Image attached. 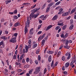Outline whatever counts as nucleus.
Instances as JSON below:
<instances>
[{"label":"nucleus","instance_id":"61","mask_svg":"<svg viewBox=\"0 0 76 76\" xmlns=\"http://www.w3.org/2000/svg\"><path fill=\"white\" fill-rule=\"evenodd\" d=\"M10 27H12L13 25V23L11 22L10 24Z\"/></svg>","mask_w":76,"mask_h":76},{"label":"nucleus","instance_id":"47","mask_svg":"<svg viewBox=\"0 0 76 76\" xmlns=\"http://www.w3.org/2000/svg\"><path fill=\"white\" fill-rule=\"evenodd\" d=\"M41 26H42V24L39 25L38 27V29H39L41 28Z\"/></svg>","mask_w":76,"mask_h":76},{"label":"nucleus","instance_id":"50","mask_svg":"<svg viewBox=\"0 0 76 76\" xmlns=\"http://www.w3.org/2000/svg\"><path fill=\"white\" fill-rule=\"evenodd\" d=\"M25 47L26 49H29V48H28V46H27V45H25Z\"/></svg>","mask_w":76,"mask_h":76},{"label":"nucleus","instance_id":"20","mask_svg":"<svg viewBox=\"0 0 76 76\" xmlns=\"http://www.w3.org/2000/svg\"><path fill=\"white\" fill-rule=\"evenodd\" d=\"M58 25L59 26H64V24H63V23H58Z\"/></svg>","mask_w":76,"mask_h":76},{"label":"nucleus","instance_id":"40","mask_svg":"<svg viewBox=\"0 0 76 76\" xmlns=\"http://www.w3.org/2000/svg\"><path fill=\"white\" fill-rule=\"evenodd\" d=\"M71 56V55H70V54H69V55H68V57L67 58V60L70 59V58Z\"/></svg>","mask_w":76,"mask_h":76},{"label":"nucleus","instance_id":"23","mask_svg":"<svg viewBox=\"0 0 76 76\" xmlns=\"http://www.w3.org/2000/svg\"><path fill=\"white\" fill-rule=\"evenodd\" d=\"M73 27H74V26H73V25H72L69 27V29H70V30H72V29H73Z\"/></svg>","mask_w":76,"mask_h":76},{"label":"nucleus","instance_id":"34","mask_svg":"<svg viewBox=\"0 0 76 76\" xmlns=\"http://www.w3.org/2000/svg\"><path fill=\"white\" fill-rule=\"evenodd\" d=\"M9 59H8L7 60H6V62L7 63V65L8 66H9Z\"/></svg>","mask_w":76,"mask_h":76},{"label":"nucleus","instance_id":"63","mask_svg":"<svg viewBox=\"0 0 76 76\" xmlns=\"http://www.w3.org/2000/svg\"><path fill=\"white\" fill-rule=\"evenodd\" d=\"M5 34H9V32H8V31L6 30L5 31Z\"/></svg>","mask_w":76,"mask_h":76},{"label":"nucleus","instance_id":"5","mask_svg":"<svg viewBox=\"0 0 76 76\" xmlns=\"http://www.w3.org/2000/svg\"><path fill=\"white\" fill-rule=\"evenodd\" d=\"M20 22H19L18 21L14 24V26L15 27H17V26H20Z\"/></svg>","mask_w":76,"mask_h":76},{"label":"nucleus","instance_id":"26","mask_svg":"<svg viewBox=\"0 0 76 76\" xmlns=\"http://www.w3.org/2000/svg\"><path fill=\"white\" fill-rule=\"evenodd\" d=\"M69 40H66L65 42V45H68V44H69Z\"/></svg>","mask_w":76,"mask_h":76},{"label":"nucleus","instance_id":"4","mask_svg":"<svg viewBox=\"0 0 76 76\" xmlns=\"http://www.w3.org/2000/svg\"><path fill=\"white\" fill-rule=\"evenodd\" d=\"M16 38L15 37H13L11 39V40H10V42H12V43H15L16 42H17V41L16 40Z\"/></svg>","mask_w":76,"mask_h":76},{"label":"nucleus","instance_id":"13","mask_svg":"<svg viewBox=\"0 0 76 76\" xmlns=\"http://www.w3.org/2000/svg\"><path fill=\"white\" fill-rule=\"evenodd\" d=\"M54 4V2H51V3L50 4H48V6L49 7H50H50H51V6H53V4Z\"/></svg>","mask_w":76,"mask_h":76},{"label":"nucleus","instance_id":"49","mask_svg":"<svg viewBox=\"0 0 76 76\" xmlns=\"http://www.w3.org/2000/svg\"><path fill=\"white\" fill-rule=\"evenodd\" d=\"M42 34V31H39L37 33V34H38V35H39V34Z\"/></svg>","mask_w":76,"mask_h":76},{"label":"nucleus","instance_id":"11","mask_svg":"<svg viewBox=\"0 0 76 76\" xmlns=\"http://www.w3.org/2000/svg\"><path fill=\"white\" fill-rule=\"evenodd\" d=\"M68 15V12H64L62 15V16H67Z\"/></svg>","mask_w":76,"mask_h":76},{"label":"nucleus","instance_id":"38","mask_svg":"<svg viewBox=\"0 0 76 76\" xmlns=\"http://www.w3.org/2000/svg\"><path fill=\"white\" fill-rule=\"evenodd\" d=\"M73 63H74V61H72L71 62V63L70 64V66H72V65L73 64Z\"/></svg>","mask_w":76,"mask_h":76},{"label":"nucleus","instance_id":"58","mask_svg":"<svg viewBox=\"0 0 76 76\" xmlns=\"http://www.w3.org/2000/svg\"><path fill=\"white\" fill-rule=\"evenodd\" d=\"M44 15H43L40 16V18H41V19H42V18H44Z\"/></svg>","mask_w":76,"mask_h":76},{"label":"nucleus","instance_id":"44","mask_svg":"<svg viewBox=\"0 0 76 76\" xmlns=\"http://www.w3.org/2000/svg\"><path fill=\"white\" fill-rule=\"evenodd\" d=\"M63 8H60L59 10V12H63Z\"/></svg>","mask_w":76,"mask_h":76},{"label":"nucleus","instance_id":"59","mask_svg":"<svg viewBox=\"0 0 76 76\" xmlns=\"http://www.w3.org/2000/svg\"><path fill=\"white\" fill-rule=\"evenodd\" d=\"M56 46H57V44H53V47L55 48V47H56Z\"/></svg>","mask_w":76,"mask_h":76},{"label":"nucleus","instance_id":"54","mask_svg":"<svg viewBox=\"0 0 76 76\" xmlns=\"http://www.w3.org/2000/svg\"><path fill=\"white\" fill-rule=\"evenodd\" d=\"M28 44H31V40L30 39L28 41Z\"/></svg>","mask_w":76,"mask_h":76},{"label":"nucleus","instance_id":"22","mask_svg":"<svg viewBox=\"0 0 76 76\" xmlns=\"http://www.w3.org/2000/svg\"><path fill=\"white\" fill-rule=\"evenodd\" d=\"M32 72H33V69H32L29 71V75H31V74H32Z\"/></svg>","mask_w":76,"mask_h":76},{"label":"nucleus","instance_id":"28","mask_svg":"<svg viewBox=\"0 0 76 76\" xmlns=\"http://www.w3.org/2000/svg\"><path fill=\"white\" fill-rule=\"evenodd\" d=\"M13 18L14 19L16 20V19H18V17L16 15H14Z\"/></svg>","mask_w":76,"mask_h":76},{"label":"nucleus","instance_id":"15","mask_svg":"<svg viewBox=\"0 0 76 76\" xmlns=\"http://www.w3.org/2000/svg\"><path fill=\"white\" fill-rule=\"evenodd\" d=\"M45 33L44 34H43V35L41 36H40V40H41L42 39H43V38H44V37H45Z\"/></svg>","mask_w":76,"mask_h":76},{"label":"nucleus","instance_id":"18","mask_svg":"<svg viewBox=\"0 0 76 76\" xmlns=\"http://www.w3.org/2000/svg\"><path fill=\"white\" fill-rule=\"evenodd\" d=\"M38 46V44L37 43L34 44L33 46V48H35L37 47Z\"/></svg>","mask_w":76,"mask_h":76},{"label":"nucleus","instance_id":"6","mask_svg":"<svg viewBox=\"0 0 76 76\" xmlns=\"http://www.w3.org/2000/svg\"><path fill=\"white\" fill-rule=\"evenodd\" d=\"M1 39H2L4 40H6V39H8V37H6L4 36H2L1 37Z\"/></svg>","mask_w":76,"mask_h":76},{"label":"nucleus","instance_id":"8","mask_svg":"<svg viewBox=\"0 0 76 76\" xmlns=\"http://www.w3.org/2000/svg\"><path fill=\"white\" fill-rule=\"evenodd\" d=\"M29 34L30 35H32L34 34V32H33V28H32L31 29L30 31Z\"/></svg>","mask_w":76,"mask_h":76},{"label":"nucleus","instance_id":"57","mask_svg":"<svg viewBox=\"0 0 76 76\" xmlns=\"http://www.w3.org/2000/svg\"><path fill=\"white\" fill-rule=\"evenodd\" d=\"M60 8V7H58L56 8L55 9L56 10H58V9H59Z\"/></svg>","mask_w":76,"mask_h":76},{"label":"nucleus","instance_id":"31","mask_svg":"<svg viewBox=\"0 0 76 76\" xmlns=\"http://www.w3.org/2000/svg\"><path fill=\"white\" fill-rule=\"evenodd\" d=\"M60 28V26H57L56 27L55 29H56V30H57L59 29Z\"/></svg>","mask_w":76,"mask_h":76},{"label":"nucleus","instance_id":"33","mask_svg":"<svg viewBox=\"0 0 76 76\" xmlns=\"http://www.w3.org/2000/svg\"><path fill=\"white\" fill-rule=\"evenodd\" d=\"M13 13L14 14H16L17 13H18V10H15L14 11Z\"/></svg>","mask_w":76,"mask_h":76},{"label":"nucleus","instance_id":"9","mask_svg":"<svg viewBox=\"0 0 76 76\" xmlns=\"http://www.w3.org/2000/svg\"><path fill=\"white\" fill-rule=\"evenodd\" d=\"M57 18H58V16L56 15L52 18V20H56L57 19Z\"/></svg>","mask_w":76,"mask_h":76},{"label":"nucleus","instance_id":"53","mask_svg":"<svg viewBox=\"0 0 76 76\" xmlns=\"http://www.w3.org/2000/svg\"><path fill=\"white\" fill-rule=\"evenodd\" d=\"M69 54H70V53H69L67 52L65 54V55L66 56H68V55H69Z\"/></svg>","mask_w":76,"mask_h":76},{"label":"nucleus","instance_id":"37","mask_svg":"<svg viewBox=\"0 0 76 76\" xmlns=\"http://www.w3.org/2000/svg\"><path fill=\"white\" fill-rule=\"evenodd\" d=\"M65 57H64V56H63L62 57V60L63 61H65Z\"/></svg>","mask_w":76,"mask_h":76},{"label":"nucleus","instance_id":"48","mask_svg":"<svg viewBox=\"0 0 76 76\" xmlns=\"http://www.w3.org/2000/svg\"><path fill=\"white\" fill-rule=\"evenodd\" d=\"M4 73L5 74V75H6L7 76L9 75L8 74V73H7V72H4Z\"/></svg>","mask_w":76,"mask_h":76},{"label":"nucleus","instance_id":"19","mask_svg":"<svg viewBox=\"0 0 76 76\" xmlns=\"http://www.w3.org/2000/svg\"><path fill=\"white\" fill-rule=\"evenodd\" d=\"M52 57H51V56H50L49 57L48 60L49 62H51V60H52Z\"/></svg>","mask_w":76,"mask_h":76},{"label":"nucleus","instance_id":"32","mask_svg":"<svg viewBox=\"0 0 76 76\" xmlns=\"http://www.w3.org/2000/svg\"><path fill=\"white\" fill-rule=\"evenodd\" d=\"M66 25H64L62 28V29L63 30H64L66 29Z\"/></svg>","mask_w":76,"mask_h":76},{"label":"nucleus","instance_id":"62","mask_svg":"<svg viewBox=\"0 0 76 76\" xmlns=\"http://www.w3.org/2000/svg\"><path fill=\"white\" fill-rule=\"evenodd\" d=\"M1 63H2V64L3 66H4V61H2Z\"/></svg>","mask_w":76,"mask_h":76},{"label":"nucleus","instance_id":"3","mask_svg":"<svg viewBox=\"0 0 76 76\" xmlns=\"http://www.w3.org/2000/svg\"><path fill=\"white\" fill-rule=\"evenodd\" d=\"M40 69H41V67L40 66L37 67L36 70L33 73V74L35 75V74H37V73H38L40 72Z\"/></svg>","mask_w":76,"mask_h":76},{"label":"nucleus","instance_id":"46","mask_svg":"<svg viewBox=\"0 0 76 76\" xmlns=\"http://www.w3.org/2000/svg\"><path fill=\"white\" fill-rule=\"evenodd\" d=\"M11 73L12 75H15V71H13L11 72Z\"/></svg>","mask_w":76,"mask_h":76},{"label":"nucleus","instance_id":"41","mask_svg":"<svg viewBox=\"0 0 76 76\" xmlns=\"http://www.w3.org/2000/svg\"><path fill=\"white\" fill-rule=\"evenodd\" d=\"M38 58L39 61H40V60H41V56H40V55H38Z\"/></svg>","mask_w":76,"mask_h":76},{"label":"nucleus","instance_id":"42","mask_svg":"<svg viewBox=\"0 0 76 76\" xmlns=\"http://www.w3.org/2000/svg\"><path fill=\"white\" fill-rule=\"evenodd\" d=\"M26 61L27 63H28L29 61V58H26Z\"/></svg>","mask_w":76,"mask_h":76},{"label":"nucleus","instance_id":"36","mask_svg":"<svg viewBox=\"0 0 76 76\" xmlns=\"http://www.w3.org/2000/svg\"><path fill=\"white\" fill-rule=\"evenodd\" d=\"M45 7V4L41 7V9H44Z\"/></svg>","mask_w":76,"mask_h":76},{"label":"nucleus","instance_id":"30","mask_svg":"<svg viewBox=\"0 0 76 76\" xmlns=\"http://www.w3.org/2000/svg\"><path fill=\"white\" fill-rule=\"evenodd\" d=\"M50 8L49 7H48L46 9V12H48V11L50 10Z\"/></svg>","mask_w":76,"mask_h":76},{"label":"nucleus","instance_id":"45","mask_svg":"<svg viewBox=\"0 0 76 76\" xmlns=\"http://www.w3.org/2000/svg\"><path fill=\"white\" fill-rule=\"evenodd\" d=\"M35 63H36V64H38V61L37 60H35Z\"/></svg>","mask_w":76,"mask_h":76},{"label":"nucleus","instance_id":"1","mask_svg":"<svg viewBox=\"0 0 76 76\" xmlns=\"http://www.w3.org/2000/svg\"><path fill=\"white\" fill-rule=\"evenodd\" d=\"M39 15V13H37L36 14H31L29 16V18L30 19H32V18H34V19H35V18H36L38 16V15Z\"/></svg>","mask_w":76,"mask_h":76},{"label":"nucleus","instance_id":"17","mask_svg":"<svg viewBox=\"0 0 76 76\" xmlns=\"http://www.w3.org/2000/svg\"><path fill=\"white\" fill-rule=\"evenodd\" d=\"M76 10V7H75L74 9L72 10L71 12V14H72L73 13H74L75 12V11Z\"/></svg>","mask_w":76,"mask_h":76},{"label":"nucleus","instance_id":"35","mask_svg":"<svg viewBox=\"0 0 76 76\" xmlns=\"http://www.w3.org/2000/svg\"><path fill=\"white\" fill-rule=\"evenodd\" d=\"M70 25H72V24L73 23V20L72 19H71L70 21Z\"/></svg>","mask_w":76,"mask_h":76},{"label":"nucleus","instance_id":"64","mask_svg":"<svg viewBox=\"0 0 76 76\" xmlns=\"http://www.w3.org/2000/svg\"><path fill=\"white\" fill-rule=\"evenodd\" d=\"M15 30H16V28H15V27H13L12 28V31H15Z\"/></svg>","mask_w":76,"mask_h":76},{"label":"nucleus","instance_id":"25","mask_svg":"<svg viewBox=\"0 0 76 76\" xmlns=\"http://www.w3.org/2000/svg\"><path fill=\"white\" fill-rule=\"evenodd\" d=\"M25 56V55L24 54H22L21 55L20 57V60H22L23 59V57Z\"/></svg>","mask_w":76,"mask_h":76},{"label":"nucleus","instance_id":"52","mask_svg":"<svg viewBox=\"0 0 76 76\" xmlns=\"http://www.w3.org/2000/svg\"><path fill=\"white\" fill-rule=\"evenodd\" d=\"M48 16V15H45V16H44V18L45 19H46L47 18Z\"/></svg>","mask_w":76,"mask_h":76},{"label":"nucleus","instance_id":"56","mask_svg":"<svg viewBox=\"0 0 76 76\" xmlns=\"http://www.w3.org/2000/svg\"><path fill=\"white\" fill-rule=\"evenodd\" d=\"M4 43V42H3V41H2L1 42H0V46H1V45L3 43Z\"/></svg>","mask_w":76,"mask_h":76},{"label":"nucleus","instance_id":"2","mask_svg":"<svg viewBox=\"0 0 76 76\" xmlns=\"http://www.w3.org/2000/svg\"><path fill=\"white\" fill-rule=\"evenodd\" d=\"M29 25H30V20L29 18H27V21L26 22V28H29Z\"/></svg>","mask_w":76,"mask_h":76},{"label":"nucleus","instance_id":"12","mask_svg":"<svg viewBox=\"0 0 76 76\" xmlns=\"http://www.w3.org/2000/svg\"><path fill=\"white\" fill-rule=\"evenodd\" d=\"M69 65H70V63L69 62L66 63L65 65V67L67 68V67H68V66H69Z\"/></svg>","mask_w":76,"mask_h":76},{"label":"nucleus","instance_id":"7","mask_svg":"<svg viewBox=\"0 0 76 76\" xmlns=\"http://www.w3.org/2000/svg\"><path fill=\"white\" fill-rule=\"evenodd\" d=\"M47 53L49 54H51L54 53V52L52 51L48 50L47 51Z\"/></svg>","mask_w":76,"mask_h":76},{"label":"nucleus","instance_id":"55","mask_svg":"<svg viewBox=\"0 0 76 76\" xmlns=\"http://www.w3.org/2000/svg\"><path fill=\"white\" fill-rule=\"evenodd\" d=\"M4 71L5 72H8V70L6 69V68H5L4 69Z\"/></svg>","mask_w":76,"mask_h":76},{"label":"nucleus","instance_id":"27","mask_svg":"<svg viewBox=\"0 0 76 76\" xmlns=\"http://www.w3.org/2000/svg\"><path fill=\"white\" fill-rule=\"evenodd\" d=\"M69 36V34L67 33L64 35V38H66L67 37Z\"/></svg>","mask_w":76,"mask_h":76},{"label":"nucleus","instance_id":"14","mask_svg":"<svg viewBox=\"0 0 76 76\" xmlns=\"http://www.w3.org/2000/svg\"><path fill=\"white\" fill-rule=\"evenodd\" d=\"M11 1H11V0H7L5 1V3L6 4H9V3H10Z\"/></svg>","mask_w":76,"mask_h":76},{"label":"nucleus","instance_id":"51","mask_svg":"<svg viewBox=\"0 0 76 76\" xmlns=\"http://www.w3.org/2000/svg\"><path fill=\"white\" fill-rule=\"evenodd\" d=\"M16 57H17L16 55H15L13 58L14 59H15V60H16Z\"/></svg>","mask_w":76,"mask_h":76},{"label":"nucleus","instance_id":"39","mask_svg":"<svg viewBox=\"0 0 76 76\" xmlns=\"http://www.w3.org/2000/svg\"><path fill=\"white\" fill-rule=\"evenodd\" d=\"M63 73L64 75H67V72L66 71H64Z\"/></svg>","mask_w":76,"mask_h":76},{"label":"nucleus","instance_id":"16","mask_svg":"<svg viewBox=\"0 0 76 76\" xmlns=\"http://www.w3.org/2000/svg\"><path fill=\"white\" fill-rule=\"evenodd\" d=\"M24 32L25 34H26V33L28 32V28L25 26L24 29Z\"/></svg>","mask_w":76,"mask_h":76},{"label":"nucleus","instance_id":"10","mask_svg":"<svg viewBox=\"0 0 76 76\" xmlns=\"http://www.w3.org/2000/svg\"><path fill=\"white\" fill-rule=\"evenodd\" d=\"M52 27V25H50L49 26H48L47 27V28H46V31H48Z\"/></svg>","mask_w":76,"mask_h":76},{"label":"nucleus","instance_id":"29","mask_svg":"<svg viewBox=\"0 0 76 76\" xmlns=\"http://www.w3.org/2000/svg\"><path fill=\"white\" fill-rule=\"evenodd\" d=\"M61 3V1H59L55 4V5L56 6H58V5L59 4Z\"/></svg>","mask_w":76,"mask_h":76},{"label":"nucleus","instance_id":"60","mask_svg":"<svg viewBox=\"0 0 76 76\" xmlns=\"http://www.w3.org/2000/svg\"><path fill=\"white\" fill-rule=\"evenodd\" d=\"M64 34H62L61 35V37H62V38H64Z\"/></svg>","mask_w":76,"mask_h":76},{"label":"nucleus","instance_id":"21","mask_svg":"<svg viewBox=\"0 0 76 76\" xmlns=\"http://www.w3.org/2000/svg\"><path fill=\"white\" fill-rule=\"evenodd\" d=\"M70 46H69L66 45L64 46V48H65L66 49H69V48H70Z\"/></svg>","mask_w":76,"mask_h":76},{"label":"nucleus","instance_id":"43","mask_svg":"<svg viewBox=\"0 0 76 76\" xmlns=\"http://www.w3.org/2000/svg\"><path fill=\"white\" fill-rule=\"evenodd\" d=\"M53 64H54V60H53L51 65V66L53 67Z\"/></svg>","mask_w":76,"mask_h":76},{"label":"nucleus","instance_id":"24","mask_svg":"<svg viewBox=\"0 0 76 76\" xmlns=\"http://www.w3.org/2000/svg\"><path fill=\"white\" fill-rule=\"evenodd\" d=\"M33 10L34 11H33L32 12H31L32 14H34L35 12H37L38 11V10H37V9H36V10H34V9Z\"/></svg>","mask_w":76,"mask_h":76}]
</instances>
